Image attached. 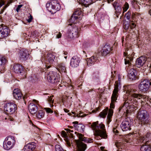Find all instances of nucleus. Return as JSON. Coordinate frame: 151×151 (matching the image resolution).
<instances>
[{
    "label": "nucleus",
    "mask_w": 151,
    "mask_h": 151,
    "mask_svg": "<svg viewBox=\"0 0 151 151\" xmlns=\"http://www.w3.org/2000/svg\"><path fill=\"white\" fill-rule=\"evenodd\" d=\"M46 6L47 10L52 14L55 13L59 11L61 7L59 2L55 0L52 1L50 2L47 3Z\"/></svg>",
    "instance_id": "1"
},
{
    "label": "nucleus",
    "mask_w": 151,
    "mask_h": 151,
    "mask_svg": "<svg viewBox=\"0 0 151 151\" xmlns=\"http://www.w3.org/2000/svg\"><path fill=\"white\" fill-rule=\"evenodd\" d=\"M137 118L140 121L142 124H145L149 122L148 115L147 111L145 110H141L139 111Z\"/></svg>",
    "instance_id": "2"
},
{
    "label": "nucleus",
    "mask_w": 151,
    "mask_h": 151,
    "mask_svg": "<svg viewBox=\"0 0 151 151\" xmlns=\"http://www.w3.org/2000/svg\"><path fill=\"white\" fill-rule=\"evenodd\" d=\"M17 109L16 105L13 103H9L5 105L4 110L7 114H14Z\"/></svg>",
    "instance_id": "3"
},
{
    "label": "nucleus",
    "mask_w": 151,
    "mask_h": 151,
    "mask_svg": "<svg viewBox=\"0 0 151 151\" xmlns=\"http://www.w3.org/2000/svg\"><path fill=\"white\" fill-rule=\"evenodd\" d=\"M117 98L114 97H111V102L110 105V109H109L108 111V114L107 115V119L108 122H110L111 121V118L113 115V110L111 109H114L115 107V104Z\"/></svg>",
    "instance_id": "4"
},
{
    "label": "nucleus",
    "mask_w": 151,
    "mask_h": 151,
    "mask_svg": "<svg viewBox=\"0 0 151 151\" xmlns=\"http://www.w3.org/2000/svg\"><path fill=\"white\" fill-rule=\"evenodd\" d=\"M12 70L17 73L21 74V75L24 76L23 78H26V74L25 72L23 70V68L22 65L19 64L14 65L12 67Z\"/></svg>",
    "instance_id": "5"
},
{
    "label": "nucleus",
    "mask_w": 151,
    "mask_h": 151,
    "mask_svg": "<svg viewBox=\"0 0 151 151\" xmlns=\"http://www.w3.org/2000/svg\"><path fill=\"white\" fill-rule=\"evenodd\" d=\"M149 86V82L146 80H144L139 85V90L142 92H145L148 90Z\"/></svg>",
    "instance_id": "6"
},
{
    "label": "nucleus",
    "mask_w": 151,
    "mask_h": 151,
    "mask_svg": "<svg viewBox=\"0 0 151 151\" xmlns=\"http://www.w3.org/2000/svg\"><path fill=\"white\" fill-rule=\"evenodd\" d=\"M57 73L55 72H50L47 75V79L49 82L52 83L57 82L58 78Z\"/></svg>",
    "instance_id": "7"
},
{
    "label": "nucleus",
    "mask_w": 151,
    "mask_h": 151,
    "mask_svg": "<svg viewBox=\"0 0 151 151\" xmlns=\"http://www.w3.org/2000/svg\"><path fill=\"white\" fill-rule=\"evenodd\" d=\"M19 55L20 59L23 60H26L28 58L29 53L27 50L23 49L20 51Z\"/></svg>",
    "instance_id": "8"
},
{
    "label": "nucleus",
    "mask_w": 151,
    "mask_h": 151,
    "mask_svg": "<svg viewBox=\"0 0 151 151\" xmlns=\"http://www.w3.org/2000/svg\"><path fill=\"white\" fill-rule=\"evenodd\" d=\"M128 50V48L125 49V51L124 53V56L126 57V58L124 59L125 64H129L130 62L132 60L134 56V55L133 54L134 52L132 51V52L128 55V52H127Z\"/></svg>",
    "instance_id": "9"
},
{
    "label": "nucleus",
    "mask_w": 151,
    "mask_h": 151,
    "mask_svg": "<svg viewBox=\"0 0 151 151\" xmlns=\"http://www.w3.org/2000/svg\"><path fill=\"white\" fill-rule=\"evenodd\" d=\"M80 61L81 59L79 57L77 56H74L71 59L70 65L72 68H76L79 65Z\"/></svg>",
    "instance_id": "10"
},
{
    "label": "nucleus",
    "mask_w": 151,
    "mask_h": 151,
    "mask_svg": "<svg viewBox=\"0 0 151 151\" xmlns=\"http://www.w3.org/2000/svg\"><path fill=\"white\" fill-rule=\"evenodd\" d=\"M47 59L49 63L50 64H53L54 63H57L58 60L59 59L58 57H56L53 54H48L47 55Z\"/></svg>",
    "instance_id": "11"
},
{
    "label": "nucleus",
    "mask_w": 151,
    "mask_h": 151,
    "mask_svg": "<svg viewBox=\"0 0 151 151\" xmlns=\"http://www.w3.org/2000/svg\"><path fill=\"white\" fill-rule=\"evenodd\" d=\"M99 129H101L100 130V134H97V136H99L101 137L104 139H106L107 138V135L106 134V131L105 129L104 125L102 124H101L99 125Z\"/></svg>",
    "instance_id": "12"
},
{
    "label": "nucleus",
    "mask_w": 151,
    "mask_h": 151,
    "mask_svg": "<svg viewBox=\"0 0 151 151\" xmlns=\"http://www.w3.org/2000/svg\"><path fill=\"white\" fill-rule=\"evenodd\" d=\"M77 145V151H84L87 147V145L82 141L79 140H75Z\"/></svg>",
    "instance_id": "13"
},
{
    "label": "nucleus",
    "mask_w": 151,
    "mask_h": 151,
    "mask_svg": "<svg viewBox=\"0 0 151 151\" xmlns=\"http://www.w3.org/2000/svg\"><path fill=\"white\" fill-rule=\"evenodd\" d=\"M131 122H129V121L125 120L122 122L121 127L123 131H126L131 129Z\"/></svg>",
    "instance_id": "14"
},
{
    "label": "nucleus",
    "mask_w": 151,
    "mask_h": 151,
    "mask_svg": "<svg viewBox=\"0 0 151 151\" xmlns=\"http://www.w3.org/2000/svg\"><path fill=\"white\" fill-rule=\"evenodd\" d=\"M147 60L146 58L144 56H141L137 58L136 62V65L138 68L142 66Z\"/></svg>",
    "instance_id": "15"
},
{
    "label": "nucleus",
    "mask_w": 151,
    "mask_h": 151,
    "mask_svg": "<svg viewBox=\"0 0 151 151\" xmlns=\"http://www.w3.org/2000/svg\"><path fill=\"white\" fill-rule=\"evenodd\" d=\"M69 35L71 38L78 37L79 33L78 28L75 26L72 28L71 32L69 33Z\"/></svg>",
    "instance_id": "16"
},
{
    "label": "nucleus",
    "mask_w": 151,
    "mask_h": 151,
    "mask_svg": "<svg viewBox=\"0 0 151 151\" xmlns=\"http://www.w3.org/2000/svg\"><path fill=\"white\" fill-rule=\"evenodd\" d=\"M11 146L12 147L15 144V140L14 138L12 136H9L6 137L4 141Z\"/></svg>",
    "instance_id": "17"
},
{
    "label": "nucleus",
    "mask_w": 151,
    "mask_h": 151,
    "mask_svg": "<svg viewBox=\"0 0 151 151\" xmlns=\"http://www.w3.org/2000/svg\"><path fill=\"white\" fill-rule=\"evenodd\" d=\"M111 50V47L108 45H105L101 50V52L102 56H105L109 54Z\"/></svg>",
    "instance_id": "18"
},
{
    "label": "nucleus",
    "mask_w": 151,
    "mask_h": 151,
    "mask_svg": "<svg viewBox=\"0 0 151 151\" xmlns=\"http://www.w3.org/2000/svg\"><path fill=\"white\" fill-rule=\"evenodd\" d=\"M98 121L93 122L91 127V128L95 132V134L96 136L97 134H99L100 132V129H99L98 125Z\"/></svg>",
    "instance_id": "19"
},
{
    "label": "nucleus",
    "mask_w": 151,
    "mask_h": 151,
    "mask_svg": "<svg viewBox=\"0 0 151 151\" xmlns=\"http://www.w3.org/2000/svg\"><path fill=\"white\" fill-rule=\"evenodd\" d=\"M9 29L6 27L4 29L0 28V39H3L7 37L9 34Z\"/></svg>",
    "instance_id": "20"
},
{
    "label": "nucleus",
    "mask_w": 151,
    "mask_h": 151,
    "mask_svg": "<svg viewBox=\"0 0 151 151\" xmlns=\"http://www.w3.org/2000/svg\"><path fill=\"white\" fill-rule=\"evenodd\" d=\"M120 88V87L119 85L118 81H116L114 84V88L113 91L111 96L117 98L118 94V92Z\"/></svg>",
    "instance_id": "21"
},
{
    "label": "nucleus",
    "mask_w": 151,
    "mask_h": 151,
    "mask_svg": "<svg viewBox=\"0 0 151 151\" xmlns=\"http://www.w3.org/2000/svg\"><path fill=\"white\" fill-rule=\"evenodd\" d=\"M129 96L132 97L133 99L134 98H137L139 99H141L142 98H145L144 96L140 94L136 93L134 92L133 90H131L129 92Z\"/></svg>",
    "instance_id": "22"
},
{
    "label": "nucleus",
    "mask_w": 151,
    "mask_h": 151,
    "mask_svg": "<svg viewBox=\"0 0 151 151\" xmlns=\"http://www.w3.org/2000/svg\"><path fill=\"white\" fill-rule=\"evenodd\" d=\"M13 96L17 100H19L22 97V95L20 90L18 88L15 89L13 91Z\"/></svg>",
    "instance_id": "23"
},
{
    "label": "nucleus",
    "mask_w": 151,
    "mask_h": 151,
    "mask_svg": "<svg viewBox=\"0 0 151 151\" xmlns=\"http://www.w3.org/2000/svg\"><path fill=\"white\" fill-rule=\"evenodd\" d=\"M136 70L134 69H131L128 72V76L129 78L132 80L136 79Z\"/></svg>",
    "instance_id": "24"
},
{
    "label": "nucleus",
    "mask_w": 151,
    "mask_h": 151,
    "mask_svg": "<svg viewBox=\"0 0 151 151\" xmlns=\"http://www.w3.org/2000/svg\"><path fill=\"white\" fill-rule=\"evenodd\" d=\"M29 110L32 114H35L38 110L37 106L33 103H30L29 105Z\"/></svg>",
    "instance_id": "25"
},
{
    "label": "nucleus",
    "mask_w": 151,
    "mask_h": 151,
    "mask_svg": "<svg viewBox=\"0 0 151 151\" xmlns=\"http://www.w3.org/2000/svg\"><path fill=\"white\" fill-rule=\"evenodd\" d=\"M130 103H131V102L129 103L128 101L127 103L125 102L123 106H122L119 107V111H120L122 109H125V111H124V112H126V113L127 114L130 112L131 110L129 109H130V107L128 106Z\"/></svg>",
    "instance_id": "26"
},
{
    "label": "nucleus",
    "mask_w": 151,
    "mask_h": 151,
    "mask_svg": "<svg viewBox=\"0 0 151 151\" xmlns=\"http://www.w3.org/2000/svg\"><path fill=\"white\" fill-rule=\"evenodd\" d=\"M35 148V143L33 142L29 143L24 147V148L27 151H32L34 150Z\"/></svg>",
    "instance_id": "27"
},
{
    "label": "nucleus",
    "mask_w": 151,
    "mask_h": 151,
    "mask_svg": "<svg viewBox=\"0 0 151 151\" xmlns=\"http://www.w3.org/2000/svg\"><path fill=\"white\" fill-rule=\"evenodd\" d=\"M97 60V58L95 56L93 55L89 58H87V62L88 65H91Z\"/></svg>",
    "instance_id": "28"
},
{
    "label": "nucleus",
    "mask_w": 151,
    "mask_h": 151,
    "mask_svg": "<svg viewBox=\"0 0 151 151\" xmlns=\"http://www.w3.org/2000/svg\"><path fill=\"white\" fill-rule=\"evenodd\" d=\"M57 69L60 73H65L66 72L65 66L64 63L59 64L58 66Z\"/></svg>",
    "instance_id": "29"
},
{
    "label": "nucleus",
    "mask_w": 151,
    "mask_h": 151,
    "mask_svg": "<svg viewBox=\"0 0 151 151\" xmlns=\"http://www.w3.org/2000/svg\"><path fill=\"white\" fill-rule=\"evenodd\" d=\"M6 62L7 60L5 57L0 56V68L4 69Z\"/></svg>",
    "instance_id": "30"
},
{
    "label": "nucleus",
    "mask_w": 151,
    "mask_h": 151,
    "mask_svg": "<svg viewBox=\"0 0 151 151\" xmlns=\"http://www.w3.org/2000/svg\"><path fill=\"white\" fill-rule=\"evenodd\" d=\"M80 4H82L86 6L90 5L92 3L93 0H77Z\"/></svg>",
    "instance_id": "31"
},
{
    "label": "nucleus",
    "mask_w": 151,
    "mask_h": 151,
    "mask_svg": "<svg viewBox=\"0 0 151 151\" xmlns=\"http://www.w3.org/2000/svg\"><path fill=\"white\" fill-rule=\"evenodd\" d=\"M113 6L116 10L115 12L118 13H120L122 11V9L119 4L117 2H115L113 4Z\"/></svg>",
    "instance_id": "32"
},
{
    "label": "nucleus",
    "mask_w": 151,
    "mask_h": 151,
    "mask_svg": "<svg viewBox=\"0 0 151 151\" xmlns=\"http://www.w3.org/2000/svg\"><path fill=\"white\" fill-rule=\"evenodd\" d=\"M74 15L73 14L70 17V18L68 22L71 23L69 24V25H71L73 24H75L76 23L78 18H77V17Z\"/></svg>",
    "instance_id": "33"
},
{
    "label": "nucleus",
    "mask_w": 151,
    "mask_h": 151,
    "mask_svg": "<svg viewBox=\"0 0 151 151\" xmlns=\"http://www.w3.org/2000/svg\"><path fill=\"white\" fill-rule=\"evenodd\" d=\"M141 151H151V146L149 145L142 146L140 149Z\"/></svg>",
    "instance_id": "34"
},
{
    "label": "nucleus",
    "mask_w": 151,
    "mask_h": 151,
    "mask_svg": "<svg viewBox=\"0 0 151 151\" xmlns=\"http://www.w3.org/2000/svg\"><path fill=\"white\" fill-rule=\"evenodd\" d=\"M3 119L4 122L8 123H10L14 120L13 118L9 115H6V116L4 117Z\"/></svg>",
    "instance_id": "35"
},
{
    "label": "nucleus",
    "mask_w": 151,
    "mask_h": 151,
    "mask_svg": "<svg viewBox=\"0 0 151 151\" xmlns=\"http://www.w3.org/2000/svg\"><path fill=\"white\" fill-rule=\"evenodd\" d=\"M73 123L74 124H76L75 126L74 125V126L77 128H77L78 130L79 131H84L83 130V125L81 124H78V122L77 121H76L73 122Z\"/></svg>",
    "instance_id": "36"
},
{
    "label": "nucleus",
    "mask_w": 151,
    "mask_h": 151,
    "mask_svg": "<svg viewBox=\"0 0 151 151\" xmlns=\"http://www.w3.org/2000/svg\"><path fill=\"white\" fill-rule=\"evenodd\" d=\"M44 112L42 110L38 111L36 114V117L37 118L41 119L44 116Z\"/></svg>",
    "instance_id": "37"
},
{
    "label": "nucleus",
    "mask_w": 151,
    "mask_h": 151,
    "mask_svg": "<svg viewBox=\"0 0 151 151\" xmlns=\"http://www.w3.org/2000/svg\"><path fill=\"white\" fill-rule=\"evenodd\" d=\"M75 133L76 134H77V135L79 138V140H80L81 141H85L86 140V138L84 137L83 135L79 133H77V132H75Z\"/></svg>",
    "instance_id": "38"
},
{
    "label": "nucleus",
    "mask_w": 151,
    "mask_h": 151,
    "mask_svg": "<svg viewBox=\"0 0 151 151\" xmlns=\"http://www.w3.org/2000/svg\"><path fill=\"white\" fill-rule=\"evenodd\" d=\"M82 12L81 10L80 9H78L75 11V12L73 13V15H74L75 16L77 17V18H79V16L81 15Z\"/></svg>",
    "instance_id": "39"
},
{
    "label": "nucleus",
    "mask_w": 151,
    "mask_h": 151,
    "mask_svg": "<svg viewBox=\"0 0 151 151\" xmlns=\"http://www.w3.org/2000/svg\"><path fill=\"white\" fill-rule=\"evenodd\" d=\"M108 109L107 108L104 110L102 112H101L99 114L100 116L102 118H104L107 115Z\"/></svg>",
    "instance_id": "40"
},
{
    "label": "nucleus",
    "mask_w": 151,
    "mask_h": 151,
    "mask_svg": "<svg viewBox=\"0 0 151 151\" xmlns=\"http://www.w3.org/2000/svg\"><path fill=\"white\" fill-rule=\"evenodd\" d=\"M3 147L6 150H9L12 148V147L9 145L7 144L6 143L4 142L3 143Z\"/></svg>",
    "instance_id": "41"
},
{
    "label": "nucleus",
    "mask_w": 151,
    "mask_h": 151,
    "mask_svg": "<svg viewBox=\"0 0 151 151\" xmlns=\"http://www.w3.org/2000/svg\"><path fill=\"white\" fill-rule=\"evenodd\" d=\"M129 7V5L128 4L127 2H126L125 3L124 7H123V11L124 12H126L128 9Z\"/></svg>",
    "instance_id": "42"
},
{
    "label": "nucleus",
    "mask_w": 151,
    "mask_h": 151,
    "mask_svg": "<svg viewBox=\"0 0 151 151\" xmlns=\"http://www.w3.org/2000/svg\"><path fill=\"white\" fill-rule=\"evenodd\" d=\"M55 149L56 151H63L60 146L58 145H55Z\"/></svg>",
    "instance_id": "43"
},
{
    "label": "nucleus",
    "mask_w": 151,
    "mask_h": 151,
    "mask_svg": "<svg viewBox=\"0 0 151 151\" xmlns=\"http://www.w3.org/2000/svg\"><path fill=\"white\" fill-rule=\"evenodd\" d=\"M12 2V0H9V2H8L7 4H6L4 7V8L1 10L2 12H4V11L5 9L8 6L9 4L11 3Z\"/></svg>",
    "instance_id": "44"
},
{
    "label": "nucleus",
    "mask_w": 151,
    "mask_h": 151,
    "mask_svg": "<svg viewBox=\"0 0 151 151\" xmlns=\"http://www.w3.org/2000/svg\"><path fill=\"white\" fill-rule=\"evenodd\" d=\"M44 109L47 113H53L52 110L49 108H45Z\"/></svg>",
    "instance_id": "45"
},
{
    "label": "nucleus",
    "mask_w": 151,
    "mask_h": 151,
    "mask_svg": "<svg viewBox=\"0 0 151 151\" xmlns=\"http://www.w3.org/2000/svg\"><path fill=\"white\" fill-rule=\"evenodd\" d=\"M53 96L49 97L48 99V101L49 103L50 104H53V100L52 99Z\"/></svg>",
    "instance_id": "46"
},
{
    "label": "nucleus",
    "mask_w": 151,
    "mask_h": 151,
    "mask_svg": "<svg viewBox=\"0 0 151 151\" xmlns=\"http://www.w3.org/2000/svg\"><path fill=\"white\" fill-rule=\"evenodd\" d=\"M55 35L56 36V37L57 38H60L62 35V34L60 32H55Z\"/></svg>",
    "instance_id": "47"
},
{
    "label": "nucleus",
    "mask_w": 151,
    "mask_h": 151,
    "mask_svg": "<svg viewBox=\"0 0 151 151\" xmlns=\"http://www.w3.org/2000/svg\"><path fill=\"white\" fill-rule=\"evenodd\" d=\"M29 14V16L28 17V19H27V20L28 22L30 23L32 21V20L33 19V17L30 14Z\"/></svg>",
    "instance_id": "48"
},
{
    "label": "nucleus",
    "mask_w": 151,
    "mask_h": 151,
    "mask_svg": "<svg viewBox=\"0 0 151 151\" xmlns=\"http://www.w3.org/2000/svg\"><path fill=\"white\" fill-rule=\"evenodd\" d=\"M86 115H87L86 114H83V113H81L79 114H78L77 116L78 117H84L86 116Z\"/></svg>",
    "instance_id": "49"
},
{
    "label": "nucleus",
    "mask_w": 151,
    "mask_h": 151,
    "mask_svg": "<svg viewBox=\"0 0 151 151\" xmlns=\"http://www.w3.org/2000/svg\"><path fill=\"white\" fill-rule=\"evenodd\" d=\"M62 136L63 137H67V133L66 132L64 131H62Z\"/></svg>",
    "instance_id": "50"
},
{
    "label": "nucleus",
    "mask_w": 151,
    "mask_h": 151,
    "mask_svg": "<svg viewBox=\"0 0 151 151\" xmlns=\"http://www.w3.org/2000/svg\"><path fill=\"white\" fill-rule=\"evenodd\" d=\"M22 6H23V5H22V4L19 5H18V6L17 7L16 9V11L17 12H18L20 10V9L21 8V7H22Z\"/></svg>",
    "instance_id": "51"
},
{
    "label": "nucleus",
    "mask_w": 151,
    "mask_h": 151,
    "mask_svg": "<svg viewBox=\"0 0 151 151\" xmlns=\"http://www.w3.org/2000/svg\"><path fill=\"white\" fill-rule=\"evenodd\" d=\"M130 25L131 26V27L132 28H132L136 26V25L133 22L131 24H130Z\"/></svg>",
    "instance_id": "52"
},
{
    "label": "nucleus",
    "mask_w": 151,
    "mask_h": 151,
    "mask_svg": "<svg viewBox=\"0 0 151 151\" xmlns=\"http://www.w3.org/2000/svg\"><path fill=\"white\" fill-rule=\"evenodd\" d=\"M65 130L67 131V132L69 133L73 132V130H70L68 129H65Z\"/></svg>",
    "instance_id": "53"
},
{
    "label": "nucleus",
    "mask_w": 151,
    "mask_h": 151,
    "mask_svg": "<svg viewBox=\"0 0 151 151\" xmlns=\"http://www.w3.org/2000/svg\"><path fill=\"white\" fill-rule=\"evenodd\" d=\"M4 4V1L1 0L0 1V6H2Z\"/></svg>",
    "instance_id": "54"
},
{
    "label": "nucleus",
    "mask_w": 151,
    "mask_h": 151,
    "mask_svg": "<svg viewBox=\"0 0 151 151\" xmlns=\"http://www.w3.org/2000/svg\"><path fill=\"white\" fill-rule=\"evenodd\" d=\"M113 132L114 133H118V131L116 128H114L113 129Z\"/></svg>",
    "instance_id": "55"
},
{
    "label": "nucleus",
    "mask_w": 151,
    "mask_h": 151,
    "mask_svg": "<svg viewBox=\"0 0 151 151\" xmlns=\"http://www.w3.org/2000/svg\"><path fill=\"white\" fill-rule=\"evenodd\" d=\"M63 110L66 113H68L69 111V110L66 109H64Z\"/></svg>",
    "instance_id": "56"
},
{
    "label": "nucleus",
    "mask_w": 151,
    "mask_h": 151,
    "mask_svg": "<svg viewBox=\"0 0 151 151\" xmlns=\"http://www.w3.org/2000/svg\"><path fill=\"white\" fill-rule=\"evenodd\" d=\"M32 101L35 103L37 104L38 101L35 99H33L32 100Z\"/></svg>",
    "instance_id": "57"
},
{
    "label": "nucleus",
    "mask_w": 151,
    "mask_h": 151,
    "mask_svg": "<svg viewBox=\"0 0 151 151\" xmlns=\"http://www.w3.org/2000/svg\"><path fill=\"white\" fill-rule=\"evenodd\" d=\"M108 3H110L112 2L114 0H107Z\"/></svg>",
    "instance_id": "58"
},
{
    "label": "nucleus",
    "mask_w": 151,
    "mask_h": 151,
    "mask_svg": "<svg viewBox=\"0 0 151 151\" xmlns=\"http://www.w3.org/2000/svg\"><path fill=\"white\" fill-rule=\"evenodd\" d=\"M150 133H147V134L146 135V137H149L150 136Z\"/></svg>",
    "instance_id": "59"
},
{
    "label": "nucleus",
    "mask_w": 151,
    "mask_h": 151,
    "mask_svg": "<svg viewBox=\"0 0 151 151\" xmlns=\"http://www.w3.org/2000/svg\"><path fill=\"white\" fill-rule=\"evenodd\" d=\"M104 147H100V149L101 150H103L104 149Z\"/></svg>",
    "instance_id": "60"
},
{
    "label": "nucleus",
    "mask_w": 151,
    "mask_h": 151,
    "mask_svg": "<svg viewBox=\"0 0 151 151\" xmlns=\"http://www.w3.org/2000/svg\"><path fill=\"white\" fill-rule=\"evenodd\" d=\"M128 27H129L128 26L127 27H126V26H124V29H127L128 28Z\"/></svg>",
    "instance_id": "61"
},
{
    "label": "nucleus",
    "mask_w": 151,
    "mask_h": 151,
    "mask_svg": "<svg viewBox=\"0 0 151 151\" xmlns=\"http://www.w3.org/2000/svg\"><path fill=\"white\" fill-rule=\"evenodd\" d=\"M67 54H68V53L67 52L63 51V54L64 55H66Z\"/></svg>",
    "instance_id": "62"
},
{
    "label": "nucleus",
    "mask_w": 151,
    "mask_h": 151,
    "mask_svg": "<svg viewBox=\"0 0 151 151\" xmlns=\"http://www.w3.org/2000/svg\"><path fill=\"white\" fill-rule=\"evenodd\" d=\"M89 139V140L88 141V142H93V140H92V139H90V140Z\"/></svg>",
    "instance_id": "63"
},
{
    "label": "nucleus",
    "mask_w": 151,
    "mask_h": 151,
    "mask_svg": "<svg viewBox=\"0 0 151 151\" xmlns=\"http://www.w3.org/2000/svg\"><path fill=\"white\" fill-rule=\"evenodd\" d=\"M29 122H30V124H32V126L34 125L32 123V122L31 121H30Z\"/></svg>",
    "instance_id": "64"
}]
</instances>
